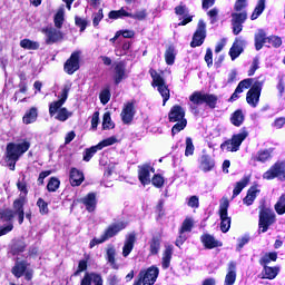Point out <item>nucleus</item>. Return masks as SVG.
Masks as SVG:
<instances>
[{
	"label": "nucleus",
	"instance_id": "4d7b16f0",
	"mask_svg": "<svg viewBox=\"0 0 285 285\" xmlns=\"http://www.w3.org/2000/svg\"><path fill=\"white\" fill-rule=\"evenodd\" d=\"M194 224L195 223L193 218H186L180 227V233H190V230H193Z\"/></svg>",
	"mask_w": 285,
	"mask_h": 285
},
{
	"label": "nucleus",
	"instance_id": "a878e982",
	"mask_svg": "<svg viewBox=\"0 0 285 285\" xmlns=\"http://www.w3.org/2000/svg\"><path fill=\"white\" fill-rule=\"evenodd\" d=\"M237 279V264L235 262H230L228 264V272L225 276V285H233Z\"/></svg>",
	"mask_w": 285,
	"mask_h": 285
},
{
	"label": "nucleus",
	"instance_id": "58836bf2",
	"mask_svg": "<svg viewBox=\"0 0 285 285\" xmlns=\"http://www.w3.org/2000/svg\"><path fill=\"white\" fill-rule=\"evenodd\" d=\"M37 108L32 107L31 109H29V111L26 112V115L22 118L23 124H35V121H37Z\"/></svg>",
	"mask_w": 285,
	"mask_h": 285
},
{
	"label": "nucleus",
	"instance_id": "3c124183",
	"mask_svg": "<svg viewBox=\"0 0 285 285\" xmlns=\"http://www.w3.org/2000/svg\"><path fill=\"white\" fill-rule=\"evenodd\" d=\"M61 185V181H59V178H50L48 185H47V189L49 190V193H57V190H59V186Z\"/></svg>",
	"mask_w": 285,
	"mask_h": 285
},
{
	"label": "nucleus",
	"instance_id": "de8ad7c7",
	"mask_svg": "<svg viewBox=\"0 0 285 285\" xmlns=\"http://www.w3.org/2000/svg\"><path fill=\"white\" fill-rule=\"evenodd\" d=\"M254 159L255 161H262L264 164L271 159V151H268V149L259 150Z\"/></svg>",
	"mask_w": 285,
	"mask_h": 285
},
{
	"label": "nucleus",
	"instance_id": "7c9ffc66",
	"mask_svg": "<svg viewBox=\"0 0 285 285\" xmlns=\"http://www.w3.org/2000/svg\"><path fill=\"white\" fill-rule=\"evenodd\" d=\"M215 168V160L210 156H203L200 158V170L203 173H210Z\"/></svg>",
	"mask_w": 285,
	"mask_h": 285
},
{
	"label": "nucleus",
	"instance_id": "39448f33",
	"mask_svg": "<svg viewBox=\"0 0 285 285\" xmlns=\"http://www.w3.org/2000/svg\"><path fill=\"white\" fill-rule=\"evenodd\" d=\"M189 101L195 104L196 106H202V104H206L209 108H216L218 98L213 94H204L202 91H195L190 97Z\"/></svg>",
	"mask_w": 285,
	"mask_h": 285
},
{
	"label": "nucleus",
	"instance_id": "5fc2aeb1",
	"mask_svg": "<svg viewBox=\"0 0 285 285\" xmlns=\"http://www.w3.org/2000/svg\"><path fill=\"white\" fill-rule=\"evenodd\" d=\"M37 206L39 208L40 215H48V213H50V209L48 208V203H46L43 198H39L37 200Z\"/></svg>",
	"mask_w": 285,
	"mask_h": 285
},
{
	"label": "nucleus",
	"instance_id": "c85d7f7f",
	"mask_svg": "<svg viewBox=\"0 0 285 285\" xmlns=\"http://www.w3.org/2000/svg\"><path fill=\"white\" fill-rule=\"evenodd\" d=\"M69 179L71 186H81L83 184V173L77 168H71Z\"/></svg>",
	"mask_w": 285,
	"mask_h": 285
},
{
	"label": "nucleus",
	"instance_id": "72a5a7b5",
	"mask_svg": "<svg viewBox=\"0 0 285 285\" xmlns=\"http://www.w3.org/2000/svg\"><path fill=\"white\" fill-rule=\"evenodd\" d=\"M63 21H66V10L62 7L58 9L57 13L55 14L53 23L56 28L60 30V28L63 26Z\"/></svg>",
	"mask_w": 285,
	"mask_h": 285
},
{
	"label": "nucleus",
	"instance_id": "338daca9",
	"mask_svg": "<svg viewBox=\"0 0 285 285\" xmlns=\"http://www.w3.org/2000/svg\"><path fill=\"white\" fill-rule=\"evenodd\" d=\"M88 269V257L85 259L79 261L78 269L75 272V275H79V273H83V271Z\"/></svg>",
	"mask_w": 285,
	"mask_h": 285
},
{
	"label": "nucleus",
	"instance_id": "37998d69",
	"mask_svg": "<svg viewBox=\"0 0 285 285\" xmlns=\"http://www.w3.org/2000/svg\"><path fill=\"white\" fill-rule=\"evenodd\" d=\"M121 17H130V12H128L124 7L119 10H114L109 12V19H121Z\"/></svg>",
	"mask_w": 285,
	"mask_h": 285
},
{
	"label": "nucleus",
	"instance_id": "6ab92c4d",
	"mask_svg": "<svg viewBox=\"0 0 285 285\" xmlns=\"http://www.w3.org/2000/svg\"><path fill=\"white\" fill-rule=\"evenodd\" d=\"M128 75L126 73V63L124 62H117L114 68V81L116 85L121 83L124 79H126Z\"/></svg>",
	"mask_w": 285,
	"mask_h": 285
},
{
	"label": "nucleus",
	"instance_id": "79ce46f5",
	"mask_svg": "<svg viewBox=\"0 0 285 285\" xmlns=\"http://www.w3.org/2000/svg\"><path fill=\"white\" fill-rule=\"evenodd\" d=\"M20 46L24 50H39V42L32 41L30 39H23L20 41Z\"/></svg>",
	"mask_w": 285,
	"mask_h": 285
},
{
	"label": "nucleus",
	"instance_id": "f8f14e48",
	"mask_svg": "<svg viewBox=\"0 0 285 285\" xmlns=\"http://www.w3.org/2000/svg\"><path fill=\"white\" fill-rule=\"evenodd\" d=\"M138 277L142 281V285H154L159 277V268L150 266L147 269L140 271Z\"/></svg>",
	"mask_w": 285,
	"mask_h": 285
},
{
	"label": "nucleus",
	"instance_id": "6e6552de",
	"mask_svg": "<svg viewBox=\"0 0 285 285\" xmlns=\"http://www.w3.org/2000/svg\"><path fill=\"white\" fill-rule=\"evenodd\" d=\"M279 179L285 181V161H276L267 171L263 174V179Z\"/></svg>",
	"mask_w": 285,
	"mask_h": 285
},
{
	"label": "nucleus",
	"instance_id": "864d4df0",
	"mask_svg": "<svg viewBox=\"0 0 285 285\" xmlns=\"http://www.w3.org/2000/svg\"><path fill=\"white\" fill-rule=\"evenodd\" d=\"M250 86H253V79H250V78L244 79L236 87L237 92H244V90H248V88H250Z\"/></svg>",
	"mask_w": 285,
	"mask_h": 285
},
{
	"label": "nucleus",
	"instance_id": "412c9836",
	"mask_svg": "<svg viewBox=\"0 0 285 285\" xmlns=\"http://www.w3.org/2000/svg\"><path fill=\"white\" fill-rule=\"evenodd\" d=\"M126 228V223L119 222L110 225L105 233L102 234V237H105V240L108 242L111 237H115L117 233H120V230H124Z\"/></svg>",
	"mask_w": 285,
	"mask_h": 285
},
{
	"label": "nucleus",
	"instance_id": "13d9d810",
	"mask_svg": "<svg viewBox=\"0 0 285 285\" xmlns=\"http://www.w3.org/2000/svg\"><path fill=\"white\" fill-rule=\"evenodd\" d=\"M114 144H117V137L111 136V137L106 138L105 140L100 141L98 144V148H100V150H104V148H106L108 146H114Z\"/></svg>",
	"mask_w": 285,
	"mask_h": 285
},
{
	"label": "nucleus",
	"instance_id": "c9c22d12",
	"mask_svg": "<svg viewBox=\"0 0 285 285\" xmlns=\"http://www.w3.org/2000/svg\"><path fill=\"white\" fill-rule=\"evenodd\" d=\"M266 10V0H258L250 19L252 21H255V19H259L261 14Z\"/></svg>",
	"mask_w": 285,
	"mask_h": 285
},
{
	"label": "nucleus",
	"instance_id": "a211bd4d",
	"mask_svg": "<svg viewBox=\"0 0 285 285\" xmlns=\"http://www.w3.org/2000/svg\"><path fill=\"white\" fill-rule=\"evenodd\" d=\"M246 41L242 38H236L232 48L229 49V57L232 58V61H235L242 52H244V45Z\"/></svg>",
	"mask_w": 285,
	"mask_h": 285
},
{
	"label": "nucleus",
	"instance_id": "603ef678",
	"mask_svg": "<svg viewBox=\"0 0 285 285\" xmlns=\"http://www.w3.org/2000/svg\"><path fill=\"white\" fill-rule=\"evenodd\" d=\"M165 61L168 66H173L175 63V49L169 47L165 52Z\"/></svg>",
	"mask_w": 285,
	"mask_h": 285
},
{
	"label": "nucleus",
	"instance_id": "473e14b6",
	"mask_svg": "<svg viewBox=\"0 0 285 285\" xmlns=\"http://www.w3.org/2000/svg\"><path fill=\"white\" fill-rule=\"evenodd\" d=\"M278 274H279L278 267H271V266L264 265V269L262 272L263 279H275Z\"/></svg>",
	"mask_w": 285,
	"mask_h": 285
},
{
	"label": "nucleus",
	"instance_id": "4c0bfd02",
	"mask_svg": "<svg viewBox=\"0 0 285 285\" xmlns=\"http://www.w3.org/2000/svg\"><path fill=\"white\" fill-rule=\"evenodd\" d=\"M173 259V247L168 246L164 254H163V261H161V266L163 268H169L170 267V261Z\"/></svg>",
	"mask_w": 285,
	"mask_h": 285
},
{
	"label": "nucleus",
	"instance_id": "2f4dec72",
	"mask_svg": "<svg viewBox=\"0 0 285 285\" xmlns=\"http://www.w3.org/2000/svg\"><path fill=\"white\" fill-rule=\"evenodd\" d=\"M257 195H259V188L257 186L252 187L248 191L246 197L243 199V204L246 206H253V202L257 199Z\"/></svg>",
	"mask_w": 285,
	"mask_h": 285
},
{
	"label": "nucleus",
	"instance_id": "9d476101",
	"mask_svg": "<svg viewBox=\"0 0 285 285\" xmlns=\"http://www.w3.org/2000/svg\"><path fill=\"white\" fill-rule=\"evenodd\" d=\"M41 32L45 35V41L48 46L63 40V33L55 27H45L41 29Z\"/></svg>",
	"mask_w": 285,
	"mask_h": 285
},
{
	"label": "nucleus",
	"instance_id": "f3484780",
	"mask_svg": "<svg viewBox=\"0 0 285 285\" xmlns=\"http://www.w3.org/2000/svg\"><path fill=\"white\" fill-rule=\"evenodd\" d=\"M150 171L155 173V168H153L150 164L138 166V179L142 186H148V184H150Z\"/></svg>",
	"mask_w": 285,
	"mask_h": 285
},
{
	"label": "nucleus",
	"instance_id": "9b49d317",
	"mask_svg": "<svg viewBox=\"0 0 285 285\" xmlns=\"http://www.w3.org/2000/svg\"><path fill=\"white\" fill-rule=\"evenodd\" d=\"M11 273L17 278L24 277L28 282L32 279V275L35 274V272L28 267V263L26 262H17L12 267Z\"/></svg>",
	"mask_w": 285,
	"mask_h": 285
},
{
	"label": "nucleus",
	"instance_id": "cd10ccee",
	"mask_svg": "<svg viewBox=\"0 0 285 285\" xmlns=\"http://www.w3.org/2000/svg\"><path fill=\"white\" fill-rule=\"evenodd\" d=\"M202 243L204 244L205 248H219V246H223L222 242L215 239V237L205 234L202 236Z\"/></svg>",
	"mask_w": 285,
	"mask_h": 285
},
{
	"label": "nucleus",
	"instance_id": "c03bdc74",
	"mask_svg": "<svg viewBox=\"0 0 285 285\" xmlns=\"http://www.w3.org/2000/svg\"><path fill=\"white\" fill-rule=\"evenodd\" d=\"M102 128H104V130H111L112 128H115V122H112V118H110L109 111L104 114Z\"/></svg>",
	"mask_w": 285,
	"mask_h": 285
},
{
	"label": "nucleus",
	"instance_id": "2eb2a0df",
	"mask_svg": "<svg viewBox=\"0 0 285 285\" xmlns=\"http://www.w3.org/2000/svg\"><path fill=\"white\" fill-rule=\"evenodd\" d=\"M79 59H81V51H73L70 58L65 62V72L67 75H75L79 70Z\"/></svg>",
	"mask_w": 285,
	"mask_h": 285
},
{
	"label": "nucleus",
	"instance_id": "f03ea898",
	"mask_svg": "<svg viewBox=\"0 0 285 285\" xmlns=\"http://www.w3.org/2000/svg\"><path fill=\"white\" fill-rule=\"evenodd\" d=\"M30 150V141L20 140L18 142H9L7 145L8 161H19V158Z\"/></svg>",
	"mask_w": 285,
	"mask_h": 285
},
{
	"label": "nucleus",
	"instance_id": "f704fd0d",
	"mask_svg": "<svg viewBox=\"0 0 285 285\" xmlns=\"http://www.w3.org/2000/svg\"><path fill=\"white\" fill-rule=\"evenodd\" d=\"M266 10V0H258L250 19L252 21H255V19H259L261 14Z\"/></svg>",
	"mask_w": 285,
	"mask_h": 285
},
{
	"label": "nucleus",
	"instance_id": "09e8293b",
	"mask_svg": "<svg viewBox=\"0 0 285 285\" xmlns=\"http://www.w3.org/2000/svg\"><path fill=\"white\" fill-rule=\"evenodd\" d=\"M246 186H248V178H243L240 181L236 183L233 197H237V195H239V193H242Z\"/></svg>",
	"mask_w": 285,
	"mask_h": 285
},
{
	"label": "nucleus",
	"instance_id": "ddd939ff",
	"mask_svg": "<svg viewBox=\"0 0 285 285\" xmlns=\"http://www.w3.org/2000/svg\"><path fill=\"white\" fill-rule=\"evenodd\" d=\"M205 39H206V22H204V20H199L197 24V29L190 42L191 48H197L202 46Z\"/></svg>",
	"mask_w": 285,
	"mask_h": 285
},
{
	"label": "nucleus",
	"instance_id": "6e6d98bb",
	"mask_svg": "<svg viewBox=\"0 0 285 285\" xmlns=\"http://www.w3.org/2000/svg\"><path fill=\"white\" fill-rule=\"evenodd\" d=\"M195 154V145H193V138H186L185 157H190Z\"/></svg>",
	"mask_w": 285,
	"mask_h": 285
},
{
	"label": "nucleus",
	"instance_id": "a18cd8bd",
	"mask_svg": "<svg viewBox=\"0 0 285 285\" xmlns=\"http://www.w3.org/2000/svg\"><path fill=\"white\" fill-rule=\"evenodd\" d=\"M275 212L277 215H284L285 214V195L282 194L278 198L277 203L274 206Z\"/></svg>",
	"mask_w": 285,
	"mask_h": 285
},
{
	"label": "nucleus",
	"instance_id": "20e7f679",
	"mask_svg": "<svg viewBox=\"0 0 285 285\" xmlns=\"http://www.w3.org/2000/svg\"><path fill=\"white\" fill-rule=\"evenodd\" d=\"M248 137V131L243 128L238 134L232 136V139L223 142L220 145L222 150H226L227 153H237L239 150V146L244 144L245 139Z\"/></svg>",
	"mask_w": 285,
	"mask_h": 285
},
{
	"label": "nucleus",
	"instance_id": "b1692460",
	"mask_svg": "<svg viewBox=\"0 0 285 285\" xmlns=\"http://www.w3.org/2000/svg\"><path fill=\"white\" fill-rule=\"evenodd\" d=\"M80 203L83 204L88 213H95V209L97 208V195H95V193H89L80 199Z\"/></svg>",
	"mask_w": 285,
	"mask_h": 285
},
{
	"label": "nucleus",
	"instance_id": "bf43d9fd",
	"mask_svg": "<svg viewBox=\"0 0 285 285\" xmlns=\"http://www.w3.org/2000/svg\"><path fill=\"white\" fill-rule=\"evenodd\" d=\"M160 246L161 243L159 242V238H153L150 242V254L157 255V253H159Z\"/></svg>",
	"mask_w": 285,
	"mask_h": 285
},
{
	"label": "nucleus",
	"instance_id": "aec40b11",
	"mask_svg": "<svg viewBox=\"0 0 285 285\" xmlns=\"http://www.w3.org/2000/svg\"><path fill=\"white\" fill-rule=\"evenodd\" d=\"M80 285H104V278L97 273H86Z\"/></svg>",
	"mask_w": 285,
	"mask_h": 285
},
{
	"label": "nucleus",
	"instance_id": "393cba45",
	"mask_svg": "<svg viewBox=\"0 0 285 285\" xmlns=\"http://www.w3.org/2000/svg\"><path fill=\"white\" fill-rule=\"evenodd\" d=\"M135 242H137V236H135V233H131L126 236V239L122 246V257H128V255L132 253V248H135Z\"/></svg>",
	"mask_w": 285,
	"mask_h": 285
},
{
	"label": "nucleus",
	"instance_id": "423d86ee",
	"mask_svg": "<svg viewBox=\"0 0 285 285\" xmlns=\"http://www.w3.org/2000/svg\"><path fill=\"white\" fill-rule=\"evenodd\" d=\"M276 222L275 212L271 208L261 207L258 226L261 233H266L269 226H273Z\"/></svg>",
	"mask_w": 285,
	"mask_h": 285
},
{
	"label": "nucleus",
	"instance_id": "49530a36",
	"mask_svg": "<svg viewBox=\"0 0 285 285\" xmlns=\"http://www.w3.org/2000/svg\"><path fill=\"white\" fill-rule=\"evenodd\" d=\"M272 262H277V253L275 252L267 253L261 258L262 266H266V264H271Z\"/></svg>",
	"mask_w": 285,
	"mask_h": 285
},
{
	"label": "nucleus",
	"instance_id": "5701e85b",
	"mask_svg": "<svg viewBox=\"0 0 285 285\" xmlns=\"http://www.w3.org/2000/svg\"><path fill=\"white\" fill-rule=\"evenodd\" d=\"M49 115L50 117H55L57 121H68L70 117H72V111H69L66 107L57 108L55 114H51L50 105H49Z\"/></svg>",
	"mask_w": 285,
	"mask_h": 285
},
{
	"label": "nucleus",
	"instance_id": "774afa93",
	"mask_svg": "<svg viewBox=\"0 0 285 285\" xmlns=\"http://www.w3.org/2000/svg\"><path fill=\"white\" fill-rule=\"evenodd\" d=\"M151 184L156 187V188H161V186H164V176L157 174L153 177L151 179Z\"/></svg>",
	"mask_w": 285,
	"mask_h": 285
},
{
	"label": "nucleus",
	"instance_id": "680f3d73",
	"mask_svg": "<svg viewBox=\"0 0 285 285\" xmlns=\"http://www.w3.org/2000/svg\"><path fill=\"white\" fill-rule=\"evenodd\" d=\"M99 99L102 106H106V104L110 101V89L108 88L104 89L99 95Z\"/></svg>",
	"mask_w": 285,
	"mask_h": 285
},
{
	"label": "nucleus",
	"instance_id": "7ed1b4c3",
	"mask_svg": "<svg viewBox=\"0 0 285 285\" xmlns=\"http://www.w3.org/2000/svg\"><path fill=\"white\" fill-rule=\"evenodd\" d=\"M149 73L153 79V88H157L159 95L163 97V106H166V102L170 99V89L166 85V80L155 69H150Z\"/></svg>",
	"mask_w": 285,
	"mask_h": 285
},
{
	"label": "nucleus",
	"instance_id": "0e129e2a",
	"mask_svg": "<svg viewBox=\"0 0 285 285\" xmlns=\"http://www.w3.org/2000/svg\"><path fill=\"white\" fill-rule=\"evenodd\" d=\"M267 43L273 46V48H279V46H282V38L277 36H271L267 38Z\"/></svg>",
	"mask_w": 285,
	"mask_h": 285
},
{
	"label": "nucleus",
	"instance_id": "4468645a",
	"mask_svg": "<svg viewBox=\"0 0 285 285\" xmlns=\"http://www.w3.org/2000/svg\"><path fill=\"white\" fill-rule=\"evenodd\" d=\"M246 19H248V13H246V11L232 13V26L234 35H239V32L244 30V22Z\"/></svg>",
	"mask_w": 285,
	"mask_h": 285
},
{
	"label": "nucleus",
	"instance_id": "8fccbe9b",
	"mask_svg": "<svg viewBox=\"0 0 285 285\" xmlns=\"http://www.w3.org/2000/svg\"><path fill=\"white\" fill-rule=\"evenodd\" d=\"M98 150H101L98 145L92 146L89 149H86V151L83 153V161H89L90 159H92V157H95Z\"/></svg>",
	"mask_w": 285,
	"mask_h": 285
},
{
	"label": "nucleus",
	"instance_id": "a19ab883",
	"mask_svg": "<svg viewBox=\"0 0 285 285\" xmlns=\"http://www.w3.org/2000/svg\"><path fill=\"white\" fill-rule=\"evenodd\" d=\"M124 37V39H132V37H135V31L134 30H120L117 31L115 37L110 39V41H112V43H115V41H117L119 39V37Z\"/></svg>",
	"mask_w": 285,
	"mask_h": 285
},
{
	"label": "nucleus",
	"instance_id": "e433bc0d",
	"mask_svg": "<svg viewBox=\"0 0 285 285\" xmlns=\"http://www.w3.org/2000/svg\"><path fill=\"white\" fill-rule=\"evenodd\" d=\"M13 208H14V214L18 216L19 224H23V217H24L23 200L21 199L14 200Z\"/></svg>",
	"mask_w": 285,
	"mask_h": 285
},
{
	"label": "nucleus",
	"instance_id": "69168bd1",
	"mask_svg": "<svg viewBox=\"0 0 285 285\" xmlns=\"http://www.w3.org/2000/svg\"><path fill=\"white\" fill-rule=\"evenodd\" d=\"M128 50H130V42H124L122 49L119 50V48H116L115 52H116L117 57H124V55H128Z\"/></svg>",
	"mask_w": 285,
	"mask_h": 285
},
{
	"label": "nucleus",
	"instance_id": "dca6fc26",
	"mask_svg": "<svg viewBox=\"0 0 285 285\" xmlns=\"http://www.w3.org/2000/svg\"><path fill=\"white\" fill-rule=\"evenodd\" d=\"M70 88H72L71 85H65L62 90L60 91V95L58 96L59 100L50 104L51 115L57 111V108H61L63 104L68 101V95L70 94Z\"/></svg>",
	"mask_w": 285,
	"mask_h": 285
},
{
	"label": "nucleus",
	"instance_id": "bb28decb",
	"mask_svg": "<svg viewBox=\"0 0 285 285\" xmlns=\"http://www.w3.org/2000/svg\"><path fill=\"white\" fill-rule=\"evenodd\" d=\"M117 249L115 247H108L106 252V259L114 271H119V264H117Z\"/></svg>",
	"mask_w": 285,
	"mask_h": 285
},
{
	"label": "nucleus",
	"instance_id": "1a4fd4ad",
	"mask_svg": "<svg viewBox=\"0 0 285 285\" xmlns=\"http://www.w3.org/2000/svg\"><path fill=\"white\" fill-rule=\"evenodd\" d=\"M262 86H264V82L256 81L247 91L246 101L252 108H257L259 104V97H262Z\"/></svg>",
	"mask_w": 285,
	"mask_h": 285
},
{
	"label": "nucleus",
	"instance_id": "0eeeda50",
	"mask_svg": "<svg viewBox=\"0 0 285 285\" xmlns=\"http://www.w3.org/2000/svg\"><path fill=\"white\" fill-rule=\"evenodd\" d=\"M230 203L228 198H223L219 205V218H220V230L222 233H228L230 230V217H228V207Z\"/></svg>",
	"mask_w": 285,
	"mask_h": 285
},
{
	"label": "nucleus",
	"instance_id": "f257e3e1",
	"mask_svg": "<svg viewBox=\"0 0 285 285\" xmlns=\"http://www.w3.org/2000/svg\"><path fill=\"white\" fill-rule=\"evenodd\" d=\"M186 111L181 106L176 105L169 111V121L173 124L177 122L173 126L171 135H177V132H181L184 128H186L188 121L186 120Z\"/></svg>",
	"mask_w": 285,
	"mask_h": 285
},
{
	"label": "nucleus",
	"instance_id": "c756f323",
	"mask_svg": "<svg viewBox=\"0 0 285 285\" xmlns=\"http://www.w3.org/2000/svg\"><path fill=\"white\" fill-rule=\"evenodd\" d=\"M264 43H268V37H266V31L261 29L255 33L256 50H262V48H264Z\"/></svg>",
	"mask_w": 285,
	"mask_h": 285
},
{
	"label": "nucleus",
	"instance_id": "052dcab7",
	"mask_svg": "<svg viewBox=\"0 0 285 285\" xmlns=\"http://www.w3.org/2000/svg\"><path fill=\"white\" fill-rule=\"evenodd\" d=\"M0 217L4 222H10L14 218V212H12V209H2L0 210Z\"/></svg>",
	"mask_w": 285,
	"mask_h": 285
},
{
	"label": "nucleus",
	"instance_id": "ea45409f",
	"mask_svg": "<svg viewBox=\"0 0 285 285\" xmlns=\"http://www.w3.org/2000/svg\"><path fill=\"white\" fill-rule=\"evenodd\" d=\"M230 121L233 126H242V124H244V111H242V109L236 110L234 114H232Z\"/></svg>",
	"mask_w": 285,
	"mask_h": 285
},
{
	"label": "nucleus",
	"instance_id": "e2e57ef3",
	"mask_svg": "<svg viewBox=\"0 0 285 285\" xmlns=\"http://www.w3.org/2000/svg\"><path fill=\"white\" fill-rule=\"evenodd\" d=\"M257 70H259V57H255L253 59L252 66L248 70V77H253Z\"/></svg>",
	"mask_w": 285,
	"mask_h": 285
},
{
	"label": "nucleus",
	"instance_id": "4be33fe9",
	"mask_svg": "<svg viewBox=\"0 0 285 285\" xmlns=\"http://www.w3.org/2000/svg\"><path fill=\"white\" fill-rule=\"evenodd\" d=\"M120 116L122 122L130 124V121H132V119L135 118V105L132 102H127L124 106Z\"/></svg>",
	"mask_w": 285,
	"mask_h": 285
}]
</instances>
